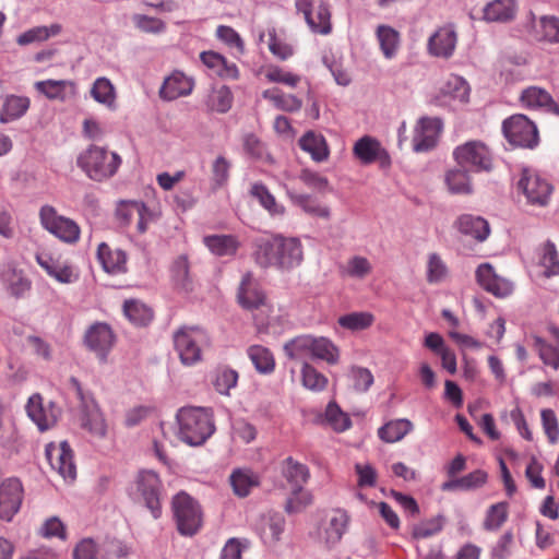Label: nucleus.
I'll use <instances>...</instances> for the list:
<instances>
[{"label": "nucleus", "mask_w": 559, "mask_h": 559, "mask_svg": "<svg viewBox=\"0 0 559 559\" xmlns=\"http://www.w3.org/2000/svg\"><path fill=\"white\" fill-rule=\"evenodd\" d=\"M252 255L255 263L263 269L290 271L302 263L304 246L298 237L270 234L255 239Z\"/></svg>", "instance_id": "1"}, {"label": "nucleus", "mask_w": 559, "mask_h": 559, "mask_svg": "<svg viewBox=\"0 0 559 559\" xmlns=\"http://www.w3.org/2000/svg\"><path fill=\"white\" fill-rule=\"evenodd\" d=\"M122 164L121 156L106 146L88 145L76 157L78 167L93 181L112 178Z\"/></svg>", "instance_id": "2"}, {"label": "nucleus", "mask_w": 559, "mask_h": 559, "mask_svg": "<svg viewBox=\"0 0 559 559\" xmlns=\"http://www.w3.org/2000/svg\"><path fill=\"white\" fill-rule=\"evenodd\" d=\"M178 437L191 447L203 444L215 431L212 412L203 407H182L177 413Z\"/></svg>", "instance_id": "3"}, {"label": "nucleus", "mask_w": 559, "mask_h": 559, "mask_svg": "<svg viewBox=\"0 0 559 559\" xmlns=\"http://www.w3.org/2000/svg\"><path fill=\"white\" fill-rule=\"evenodd\" d=\"M238 301L242 308L255 311L254 321L260 330L272 324L273 318L269 314L272 309L265 302V296L251 273H246L242 276L238 290Z\"/></svg>", "instance_id": "4"}, {"label": "nucleus", "mask_w": 559, "mask_h": 559, "mask_svg": "<svg viewBox=\"0 0 559 559\" xmlns=\"http://www.w3.org/2000/svg\"><path fill=\"white\" fill-rule=\"evenodd\" d=\"M456 164L471 173H490L493 169V155L481 141H467L453 151Z\"/></svg>", "instance_id": "5"}, {"label": "nucleus", "mask_w": 559, "mask_h": 559, "mask_svg": "<svg viewBox=\"0 0 559 559\" xmlns=\"http://www.w3.org/2000/svg\"><path fill=\"white\" fill-rule=\"evenodd\" d=\"M174 344L180 361L192 366L201 360L202 347L209 344V336L200 328H182L175 333Z\"/></svg>", "instance_id": "6"}, {"label": "nucleus", "mask_w": 559, "mask_h": 559, "mask_svg": "<svg viewBox=\"0 0 559 559\" xmlns=\"http://www.w3.org/2000/svg\"><path fill=\"white\" fill-rule=\"evenodd\" d=\"M173 511L181 535L193 536L201 528V508L188 493L179 492L173 498Z\"/></svg>", "instance_id": "7"}, {"label": "nucleus", "mask_w": 559, "mask_h": 559, "mask_svg": "<svg viewBox=\"0 0 559 559\" xmlns=\"http://www.w3.org/2000/svg\"><path fill=\"white\" fill-rule=\"evenodd\" d=\"M516 189L526 202L532 205L545 206L552 192L551 183L533 168H522L516 181Z\"/></svg>", "instance_id": "8"}, {"label": "nucleus", "mask_w": 559, "mask_h": 559, "mask_svg": "<svg viewBox=\"0 0 559 559\" xmlns=\"http://www.w3.org/2000/svg\"><path fill=\"white\" fill-rule=\"evenodd\" d=\"M502 131L510 144L533 148L538 144L537 127L526 116L518 114L506 119Z\"/></svg>", "instance_id": "9"}, {"label": "nucleus", "mask_w": 559, "mask_h": 559, "mask_svg": "<svg viewBox=\"0 0 559 559\" xmlns=\"http://www.w3.org/2000/svg\"><path fill=\"white\" fill-rule=\"evenodd\" d=\"M39 217L43 227L60 240L68 243H74L79 240V225L68 217L58 215L52 206H43L39 212Z\"/></svg>", "instance_id": "10"}, {"label": "nucleus", "mask_w": 559, "mask_h": 559, "mask_svg": "<svg viewBox=\"0 0 559 559\" xmlns=\"http://www.w3.org/2000/svg\"><path fill=\"white\" fill-rule=\"evenodd\" d=\"M136 493L151 511L154 519L162 514L160 492L162 481L158 475L151 469L140 471L135 477Z\"/></svg>", "instance_id": "11"}, {"label": "nucleus", "mask_w": 559, "mask_h": 559, "mask_svg": "<svg viewBox=\"0 0 559 559\" xmlns=\"http://www.w3.org/2000/svg\"><path fill=\"white\" fill-rule=\"evenodd\" d=\"M116 343V335L111 326L105 322L93 323L84 334L85 346L93 352L96 357L105 362L108 354Z\"/></svg>", "instance_id": "12"}, {"label": "nucleus", "mask_w": 559, "mask_h": 559, "mask_svg": "<svg viewBox=\"0 0 559 559\" xmlns=\"http://www.w3.org/2000/svg\"><path fill=\"white\" fill-rule=\"evenodd\" d=\"M46 456L53 471L66 481H73L76 477V466L73 451L67 441L49 443L46 447Z\"/></svg>", "instance_id": "13"}, {"label": "nucleus", "mask_w": 559, "mask_h": 559, "mask_svg": "<svg viewBox=\"0 0 559 559\" xmlns=\"http://www.w3.org/2000/svg\"><path fill=\"white\" fill-rule=\"evenodd\" d=\"M25 409L29 419L40 431L53 427L60 416V409L56 403L51 401L44 403L43 396L38 393L29 396Z\"/></svg>", "instance_id": "14"}, {"label": "nucleus", "mask_w": 559, "mask_h": 559, "mask_svg": "<svg viewBox=\"0 0 559 559\" xmlns=\"http://www.w3.org/2000/svg\"><path fill=\"white\" fill-rule=\"evenodd\" d=\"M35 259L39 266L60 284H72L79 280V272L73 264L60 257L43 251L36 253Z\"/></svg>", "instance_id": "15"}, {"label": "nucleus", "mask_w": 559, "mask_h": 559, "mask_svg": "<svg viewBox=\"0 0 559 559\" xmlns=\"http://www.w3.org/2000/svg\"><path fill=\"white\" fill-rule=\"evenodd\" d=\"M349 524V516L345 510L335 509L326 514L325 520L319 530V539L328 548L338 544L346 533Z\"/></svg>", "instance_id": "16"}, {"label": "nucleus", "mask_w": 559, "mask_h": 559, "mask_svg": "<svg viewBox=\"0 0 559 559\" xmlns=\"http://www.w3.org/2000/svg\"><path fill=\"white\" fill-rule=\"evenodd\" d=\"M296 9L302 13L305 20L313 33L328 35L332 31L331 12L326 2L320 1L316 8V13L312 12L311 0H296Z\"/></svg>", "instance_id": "17"}, {"label": "nucleus", "mask_w": 559, "mask_h": 559, "mask_svg": "<svg viewBox=\"0 0 559 559\" xmlns=\"http://www.w3.org/2000/svg\"><path fill=\"white\" fill-rule=\"evenodd\" d=\"M475 276L478 285L496 297H507L514 289V284L510 280L498 275L490 263H481L476 269Z\"/></svg>", "instance_id": "18"}, {"label": "nucleus", "mask_w": 559, "mask_h": 559, "mask_svg": "<svg viewBox=\"0 0 559 559\" xmlns=\"http://www.w3.org/2000/svg\"><path fill=\"white\" fill-rule=\"evenodd\" d=\"M354 155L362 164H372L379 162L381 167H388L391 164V158L381 143L369 135L360 138L354 145Z\"/></svg>", "instance_id": "19"}, {"label": "nucleus", "mask_w": 559, "mask_h": 559, "mask_svg": "<svg viewBox=\"0 0 559 559\" xmlns=\"http://www.w3.org/2000/svg\"><path fill=\"white\" fill-rule=\"evenodd\" d=\"M442 129V122L439 118H421L416 128L413 138V147L415 152H426L432 148L438 140Z\"/></svg>", "instance_id": "20"}, {"label": "nucleus", "mask_w": 559, "mask_h": 559, "mask_svg": "<svg viewBox=\"0 0 559 559\" xmlns=\"http://www.w3.org/2000/svg\"><path fill=\"white\" fill-rule=\"evenodd\" d=\"M457 35L453 25L438 28L428 40V51L435 57L450 58L456 46Z\"/></svg>", "instance_id": "21"}, {"label": "nucleus", "mask_w": 559, "mask_h": 559, "mask_svg": "<svg viewBox=\"0 0 559 559\" xmlns=\"http://www.w3.org/2000/svg\"><path fill=\"white\" fill-rule=\"evenodd\" d=\"M286 193L292 203L309 216L329 221L332 216L331 209L321 203L316 197L309 193H301L292 187H286Z\"/></svg>", "instance_id": "22"}, {"label": "nucleus", "mask_w": 559, "mask_h": 559, "mask_svg": "<svg viewBox=\"0 0 559 559\" xmlns=\"http://www.w3.org/2000/svg\"><path fill=\"white\" fill-rule=\"evenodd\" d=\"M285 524V518L281 513L269 512L260 518L257 532L265 545L273 546L280 542Z\"/></svg>", "instance_id": "23"}, {"label": "nucleus", "mask_w": 559, "mask_h": 559, "mask_svg": "<svg viewBox=\"0 0 559 559\" xmlns=\"http://www.w3.org/2000/svg\"><path fill=\"white\" fill-rule=\"evenodd\" d=\"M454 227L464 236L477 242H484L490 235V225L487 219L473 214H462L454 222Z\"/></svg>", "instance_id": "24"}, {"label": "nucleus", "mask_w": 559, "mask_h": 559, "mask_svg": "<svg viewBox=\"0 0 559 559\" xmlns=\"http://www.w3.org/2000/svg\"><path fill=\"white\" fill-rule=\"evenodd\" d=\"M520 103L527 109H543L559 115V105L545 88L538 86H528L523 90Z\"/></svg>", "instance_id": "25"}, {"label": "nucleus", "mask_w": 559, "mask_h": 559, "mask_svg": "<svg viewBox=\"0 0 559 559\" xmlns=\"http://www.w3.org/2000/svg\"><path fill=\"white\" fill-rule=\"evenodd\" d=\"M280 471L292 490H301L310 478L309 467L293 456L281 462Z\"/></svg>", "instance_id": "26"}, {"label": "nucleus", "mask_w": 559, "mask_h": 559, "mask_svg": "<svg viewBox=\"0 0 559 559\" xmlns=\"http://www.w3.org/2000/svg\"><path fill=\"white\" fill-rule=\"evenodd\" d=\"M97 259L105 272L121 274L127 271V254L119 248H112L106 242L97 247Z\"/></svg>", "instance_id": "27"}, {"label": "nucleus", "mask_w": 559, "mask_h": 559, "mask_svg": "<svg viewBox=\"0 0 559 559\" xmlns=\"http://www.w3.org/2000/svg\"><path fill=\"white\" fill-rule=\"evenodd\" d=\"M193 90V81L180 71L173 72L165 79L159 96L165 100H175L189 95Z\"/></svg>", "instance_id": "28"}, {"label": "nucleus", "mask_w": 559, "mask_h": 559, "mask_svg": "<svg viewBox=\"0 0 559 559\" xmlns=\"http://www.w3.org/2000/svg\"><path fill=\"white\" fill-rule=\"evenodd\" d=\"M516 11V0H492L484 7L483 19L487 22L507 23L515 17Z\"/></svg>", "instance_id": "29"}, {"label": "nucleus", "mask_w": 559, "mask_h": 559, "mask_svg": "<svg viewBox=\"0 0 559 559\" xmlns=\"http://www.w3.org/2000/svg\"><path fill=\"white\" fill-rule=\"evenodd\" d=\"M338 272L344 278L365 281L373 272V264L368 258L354 254L340 264Z\"/></svg>", "instance_id": "30"}, {"label": "nucleus", "mask_w": 559, "mask_h": 559, "mask_svg": "<svg viewBox=\"0 0 559 559\" xmlns=\"http://www.w3.org/2000/svg\"><path fill=\"white\" fill-rule=\"evenodd\" d=\"M31 106L27 96L10 94L3 97L0 110V122L9 123L22 118Z\"/></svg>", "instance_id": "31"}, {"label": "nucleus", "mask_w": 559, "mask_h": 559, "mask_svg": "<svg viewBox=\"0 0 559 559\" xmlns=\"http://www.w3.org/2000/svg\"><path fill=\"white\" fill-rule=\"evenodd\" d=\"M444 182L452 194L467 195L474 191L471 171L459 165L445 173Z\"/></svg>", "instance_id": "32"}, {"label": "nucleus", "mask_w": 559, "mask_h": 559, "mask_svg": "<svg viewBox=\"0 0 559 559\" xmlns=\"http://www.w3.org/2000/svg\"><path fill=\"white\" fill-rule=\"evenodd\" d=\"M301 150L309 153L314 162L321 163L328 159L330 151L323 135L312 131L304 134L299 140Z\"/></svg>", "instance_id": "33"}, {"label": "nucleus", "mask_w": 559, "mask_h": 559, "mask_svg": "<svg viewBox=\"0 0 559 559\" xmlns=\"http://www.w3.org/2000/svg\"><path fill=\"white\" fill-rule=\"evenodd\" d=\"M312 335L302 334L287 341L283 350L287 358L292 360L307 361L311 359Z\"/></svg>", "instance_id": "34"}, {"label": "nucleus", "mask_w": 559, "mask_h": 559, "mask_svg": "<svg viewBox=\"0 0 559 559\" xmlns=\"http://www.w3.org/2000/svg\"><path fill=\"white\" fill-rule=\"evenodd\" d=\"M61 32L62 25L59 23H53L49 26H35L20 34L16 38V43L20 46L39 44L59 35Z\"/></svg>", "instance_id": "35"}, {"label": "nucleus", "mask_w": 559, "mask_h": 559, "mask_svg": "<svg viewBox=\"0 0 559 559\" xmlns=\"http://www.w3.org/2000/svg\"><path fill=\"white\" fill-rule=\"evenodd\" d=\"M311 359L335 365L340 360L338 347L325 336L312 335Z\"/></svg>", "instance_id": "36"}, {"label": "nucleus", "mask_w": 559, "mask_h": 559, "mask_svg": "<svg viewBox=\"0 0 559 559\" xmlns=\"http://www.w3.org/2000/svg\"><path fill=\"white\" fill-rule=\"evenodd\" d=\"M203 242L213 254L218 257L234 255L239 248V241L233 235L206 236Z\"/></svg>", "instance_id": "37"}, {"label": "nucleus", "mask_w": 559, "mask_h": 559, "mask_svg": "<svg viewBox=\"0 0 559 559\" xmlns=\"http://www.w3.org/2000/svg\"><path fill=\"white\" fill-rule=\"evenodd\" d=\"M91 96L104 107L110 110L116 109V88L109 79L97 78L91 87Z\"/></svg>", "instance_id": "38"}, {"label": "nucleus", "mask_w": 559, "mask_h": 559, "mask_svg": "<svg viewBox=\"0 0 559 559\" xmlns=\"http://www.w3.org/2000/svg\"><path fill=\"white\" fill-rule=\"evenodd\" d=\"M412 430L413 424L411 420L405 418L393 419L378 429V437L386 443H394L402 440Z\"/></svg>", "instance_id": "39"}, {"label": "nucleus", "mask_w": 559, "mask_h": 559, "mask_svg": "<svg viewBox=\"0 0 559 559\" xmlns=\"http://www.w3.org/2000/svg\"><path fill=\"white\" fill-rule=\"evenodd\" d=\"M264 99L270 100L280 110L294 112L302 106V100L292 94H285L280 88L265 90L262 93Z\"/></svg>", "instance_id": "40"}, {"label": "nucleus", "mask_w": 559, "mask_h": 559, "mask_svg": "<svg viewBox=\"0 0 559 559\" xmlns=\"http://www.w3.org/2000/svg\"><path fill=\"white\" fill-rule=\"evenodd\" d=\"M376 34L383 56L394 58L400 47L399 32L389 25H379Z\"/></svg>", "instance_id": "41"}, {"label": "nucleus", "mask_w": 559, "mask_h": 559, "mask_svg": "<svg viewBox=\"0 0 559 559\" xmlns=\"http://www.w3.org/2000/svg\"><path fill=\"white\" fill-rule=\"evenodd\" d=\"M539 265L544 269L546 277L559 275V253L551 241H546L538 249Z\"/></svg>", "instance_id": "42"}, {"label": "nucleus", "mask_w": 559, "mask_h": 559, "mask_svg": "<svg viewBox=\"0 0 559 559\" xmlns=\"http://www.w3.org/2000/svg\"><path fill=\"white\" fill-rule=\"evenodd\" d=\"M123 313L134 325H147L153 319L152 309L140 300H126Z\"/></svg>", "instance_id": "43"}, {"label": "nucleus", "mask_w": 559, "mask_h": 559, "mask_svg": "<svg viewBox=\"0 0 559 559\" xmlns=\"http://www.w3.org/2000/svg\"><path fill=\"white\" fill-rule=\"evenodd\" d=\"M247 353L258 372L266 374L274 370L275 360L269 348L262 345H252Z\"/></svg>", "instance_id": "44"}, {"label": "nucleus", "mask_w": 559, "mask_h": 559, "mask_svg": "<svg viewBox=\"0 0 559 559\" xmlns=\"http://www.w3.org/2000/svg\"><path fill=\"white\" fill-rule=\"evenodd\" d=\"M440 93L460 103H466L468 100L469 86L463 78L451 74L441 86Z\"/></svg>", "instance_id": "45"}, {"label": "nucleus", "mask_w": 559, "mask_h": 559, "mask_svg": "<svg viewBox=\"0 0 559 559\" xmlns=\"http://www.w3.org/2000/svg\"><path fill=\"white\" fill-rule=\"evenodd\" d=\"M230 483L237 496L246 497L259 485V477L250 469H238L231 474Z\"/></svg>", "instance_id": "46"}, {"label": "nucleus", "mask_w": 559, "mask_h": 559, "mask_svg": "<svg viewBox=\"0 0 559 559\" xmlns=\"http://www.w3.org/2000/svg\"><path fill=\"white\" fill-rule=\"evenodd\" d=\"M74 84L67 80H46L37 81L35 88L49 99L64 100L67 98V87H73Z\"/></svg>", "instance_id": "47"}, {"label": "nucleus", "mask_w": 559, "mask_h": 559, "mask_svg": "<svg viewBox=\"0 0 559 559\" xmlns=\"http://www.w3.org/2000/svg\"><path fill=\"white\" fill-rule=\"evenodd\" d=\"M324 423L336 432H343L352 426L349 416L335 402L328 404L324 412Z\"/></svg>", "instance_id": "48"}, {"label": "nucleus", "mask_w": 559, "mask_h": 559, "mask_svg": "<svg viewBox=\"0 0 559 559\" xmlns=\"http://www.w3.org/2000/svg\"><path fill=\"white\" fill-rule=\"evenodd\" d=\"M206 105L210 110L219 114L227 112L233 105V94L227 86L213 88L207 96Z\"/></svg>", "instance_id": "49"}, {"label": "nucleus", "mask_w": 559, "mask_h": 559, "mask_svg": "<svg viewBox=\"0 0 559 559\" xmlns=\"http://www.w3.org/2000/svg\"><path fill=\"white\" fill-rule=\"evenodd\" d=\"M301 383L310 391L320 392L323 391L328 385V378L319 372L312 365L305 361L301 366Z\"/></svg>", "instance_id": "50"}, {"label": "nucleus", "mask_w": 559, "mask_h": 559, "mask_svg": "<svg viewBox=\"0 0 559 559\" xmlns=\"http://www.w3.org/2000/svg\"><path fill=\"white\" fill-rule=\"evenodd\" d=\"M250 193L271 215L276 216L284 214V206L276 202L275 198L270 193L264 185H252Z\"/></svg>", "instance_id": "51"}, {"label": "nucleus", "mask_w": 559, "mask_h": 559, "mask_svg": "<svg viewBox=\"0 0 559 559\" xmlns=\"http://www.w3.org/2000/svg\"><path fill=\"white\" fill-rule=\"evenodd\" d=\"M238 382V372L228 367H221L215 370L213 385L219 394L229 395V391Z\"/></svg>", "instance_id": "52"}, {"label": "nucleus", "mask_w": 559, "mask_h": 559, "mask_svg": "<svg viewBox=\"0 0 559 559\" xmlns=\"http://www.w3.org/2000/svg\"><path fill=\"white\" fill-rule=\"evenodd\" d=\"M534 347L546 366L559 369V345L555 346L539 336H534Z\"/></svg>", "instance_id": "53"}, {"label": "nucleus", "mask_w": 559, "mask_h": 559, "mask_svg": "<svg viewBox=\"0 0 559 559\" xmlns=\"http://www.w3.org/2000/svg\"><path fill=\"white\" fill-rule=\"evenodd\" d=\"M508 502H498L489 507L484 521V528L487 531H497L508 519Z\"/></svg>", "instance_id": "54"}, {"label": "nucleus", "mask_w": 559, "mask_h": 559, "mask_svg": "<svg viewBox=\"0 0 559 559\" xmlns=\"http://www.w3.org/2000/svg\"><path fill=\"white\" fill-rule=\"evenodd\" d=\"M374 317L370 312H350L338 318V324L350 331H360L373 323Z\"/></svg>", "instance_id": "55"}, {"label": "nucleus", "mask_w": 559, "mask_h": 559, "mask_svg": "<svg viewBox=\"0 0 559 559\" xmlns=\"http://www.w3.org/2000/svg\"><path fill=\"white\" fill-rule=\"evenodd\" d=\"M250 547L247 538L230 537L221 549L218 559H242V554Z\"/></svg>", "instance_id": "56"}, {"label": "nucleus", "mask_w": 559, "mask_h": 559, "mask_svg": "<svg viewBox=\"0 0 559 559\" xmlns=\"http://www.w3.org/2000/svg\"><path fill=\"white\" fill-rule=\"evenodd\" d=\"M129 555V548L119 539H107L99 545L98 559H121Z\"/></svg>", "instance_id": "57"}, {"label": "nucleus", "mask_w": 559, "mask_h": 559, "mask_svg": "<svg viewBox=\"0 0 559 559\" xmlns=\"http://www.w3.org/2000/svg\"><path fill=\"white\" fill-rule=\"evenodd\" d=\"M298 178L306 187L319 193H324L331 190L328 178L321 176L317 171L310 169H302Z\"/></svg>", "instance_id": "58"}, {"label": "nucleus", "mask_w": 559, "mask_h": 559, "mask_svg": "<svg viewBox=\"0 0 559 559\" xmlns=\"http://www.w3.org/2000/svg\"><path fill=\"white\" fill-rule=\"evenodd\" d=\"M352 386L357 392H366L373 383L371 371L364 367H352L348 373Z\"/></svg>", "instance_id": "59"}, {"label": "nucleus", "mask_w": 559, "mask_h": 559, "mask_svg": "<svg viewBox=\"0 0 559 559\" xmlns=\"http://www.w3.org/2000/svg\"><path fill=\"white\" fill-rule=\"evenodd\" d=\"M448 274L445 263L437 253H431L427 262V281L430 284L442 282Z\"/></svg>", "instance_id": "60"}, {"label": "nucleus", "mask_w": 559, "mask_h": 559, "mask_svg": "<svg viewBox=\"0 0 559 559\" xmlns=\"http://www.w3.org/2000/svg\"><path fill=\"white\" fill-rule=\"evenodd\" d=\"M311 502V495L308 491H305L304 488L298 491L292 490V495L287 498L284 510L288 514L298 513L308 507Z\"/></svg>", "instance_id": "61"}, {"label": "nucleus", "mask_w": 559, "mask_h": 559, "mask_svg": "<svg viewBox=\"0 0 559 559\" xmlns=\"http://www.w3.org/2000/svg\"><path fill=\"white\" fill-rule=\"evenodd\" d=\"M144 211V203L139 201H122L119 203L116 215L122 225H128Z\"/></svg>", "instance_id": "62"}, {"label": "nucleus", "mask_w": 559, "mask_h": 559, "mask_svg": "<svg viewBox=\"0 0 559 559\" xmlns=\"http://www.w3.org/2000/svg\"><path fill=\"white\" fill-rule=\"evenodd\" d=\"M540 38L549 43L559 41V19L544 15L539 19Z\"/></svg>", "instance_id": "63"}, {"label": "nucleus", "mask_w": 559, "mask_h": 559, "mask_svg": "<svg viewBox=\"0 0 559 559\" xmlns=\"http://www.w3.org/2000/svg\"><path fill=\"white\" fill-rule=\"evenodd\" d=\"M544 431L550 443H556L559 439V424L552 409L545 408L540 412Z\"/></svg>", "instance_id": "64"}]
</instances>
